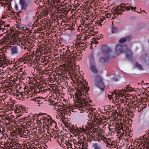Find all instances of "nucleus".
<instances>
[{
    "label": "nucleus",
    "mask_w": 149,
    "mask_h": 149,
    "mask_svg": "<svg viewBox=\"0 0 149 149\" xmlns=\"http://www.w3.org/2000/svg\"><path fill=\"white\" fill-rule=\"evenodd\" d=\"M19 4L21 10L27 14L30 13L33 11V4L31 0H19Z\"/></svg>",
    "instance_id": "f257e3e1"
},
{
    "label": "nucleus",
    "mask_w": 149,
    "mask_h": 149,
    "mask_svg": "<svg viewBox=\"0 0 149 149\" xmlns=\"http://www.w3.org/2000/svg\"><path fill=\"white\" fill-rule=\"evenodd\" d=\"M84 91L83 89L78 90L77 93L75 94V97L77 98L76 102L78 103V101L79 100H81L82 101L83 100H85L89 98V97L88 95H84Z\"/></svg>",
    "instance_id": "f03ea898"
},
{
    "label": "nucleus",
    "mask_w": 149,
    "mask_h": 149,
    "mask_svg": "<svg viewBox=\"0 0 149 149\" xmlns=\"http://www.w3.org/2000/svg\"><path fill=\"white\" fill-rule=\"evenodd\" d=\"M95 79L97 87L100 88L102 91H103L104 86L103 82V79L102 77L98 75L96 76Z\"/></svg>",
    "instance_id": "7ed1b4c3"
},
{
    "label": "nucleus",
    "mask_w": 149,
    "mask_h": 149,
    "mask_svg": "<svg viewBox=\"0 0 149 149\" xmlns=\"http://www.w3.org/2000/svg\"><path fill=\"white\" fill-rule=\"evenodd\" d=\"M102 54L104 56H111L110 53L111 52V48L106 45L102 46L101 48Z\"/></svg>",
    "instance_id": "20e7f679"
},
{
    "label": "nucleus",
    "mask_w": 149,
    "mask_h": 149,
    "mask_svg": "<svg viewBox=\"0 0 149 149\" xmlns=\"http://www.w3.org/2000/svg\"><path fill=\"white\" fill-rule=\"evenodd\" d=\"M4 34V33L1 34L0 35V38ZM3 36V37L0 40V45L9 42L11 37L10 34L8 33L6 34Z\"/></svg>",
    "instance_id": "39448f33"
},
{
    "label": "nucleus",
    "mask_w": 149,
    "mask_h": 149,
    "mask_svg": "<svg viewBox=\"0 0 149 149\" xmlns=\"http://www.w3.org/2000/svg\"><path fill=\"white\" fill-rule=\"evenodd\" d=\"M125 47L121 44H117L115 49V52L116 55H118L120 54L123 53Z\"/></svg>",
    "instance_id": "423d86ee"
},
{
    "label": "nucleus",
    "mask_w": 149,
    "mask_h": 149,
    "mask_svg": "<svg viewBox=\"0 0 149 149\" xmlns=\"http://www.w3.org/2000/svg\"><path fill=\"white\" fill-rule=\"evenodd\" d=\"M105 57H101L99 59V62L102 63L108 62L110 59H113L115 57L114 56H105Z\"/></svg>",
    "instance_id": "0eeeda50"
},
{
    "label": "nucleus",
    "mask_w": 149,
    "mask_h": 149,
    "mask_svg": "<svg viewBox=\"0 0 149 149\" xmlns=\"http://www.w3.org/2000/svg\"><path fill=\"white\" fill-rule=\"evenodd\" d=\"M117 6L116 8L114 10V14H116L117 15L120 14H122V12L124 11V9L123 8H121V6Z\"/></svg>",
    "instance_id": "6e6552de"
},
{
    "label": "nucleus",
    "mask_w": 149,
    "mask_h": 149,
    "mask_svg": "<svg viewBox=\"0 0 149 149\" xmlns=\"http://www.w3.org/2000/svg\"><path fill=\"white\" fill-rule=\"evenodd\" d=\"M81 100H79L78 101V104L80 107L86 106L87 104L91 101V100L88 98L86 99L85 100H83L82 101Z\"/></svg>",
    "instance_id": "1a4fd4ad"
},
{
    "label": "nucleus",
    "mask_w": 149,
    "mask_h": 149,
    "mask_svg": "<svg viewBox=\"0 0 149 149\" xmlns=\"http://www.w3.org/2000/svg\"><path fill=\"white\" fill-rule=\"evenodd\" d=\"M26 61L21 58L19 59L18 61H15V62H14V63L15 64L14 65H23V64H27L28 65V62H26Z\"/></svg>",
    "instance_id": "9d476101"
},
{
    "label": "nucleus",
    "mask_w": 149,
    "mask_h": 149,
    "mask_svg": "<svg viewBox=\"0 0 149 149\" xmlns=\"http://www.w3.org/2000/svg\"><path fill=\"white\" fill-rule=\"evenodd\" d=\"M125 53L126 57L129 59H131L132 58V54L130 49H126L125 51Z\"/></svg>",
    "instance_id": "9b49d317"
},
{
    "label": "nucleus",
    "mask_w": 149,
    "mask_h": 149,
    "mask_svg": "<svg viewBox=\"0 0 149 149\" xmlns=\"http://www.w3.org/2000/svg\"><path fill=\"white\" fill-rule=\"evenodd\" d=\"M70 70L75 74H76L77 72H78L80 71L79 66H71L70 67Z\"/></svg>",
    "instance_id": "f8f14e48"
},
{
    "label": "nucleus",
    "mask_w": 149,
    "mask_h": 149,
    "mask_svg": "<svg viewBox=\"0 0 149 149\" xmlns=\"http://www.w3.org/2000/svg\"><path fill=\"white\" fill-rule=\"evenodd\" d=\"M131 40V38L130 37H126L125 38H123L119 40V43H123L125 42L127 40L129 41Z\"/></svg>",
    "instance_id": "ddd939ff"
},
{
    "label": "nucleus",
    "mask_w": 149,
    "mask_h": 149,
    "mask_svg": "<svg viewBox=\"0 0 149 149\" xmlns=\"http://www.w3.org/2000/svg\"><path fill=\"white\" fill-rule=\"evenodd\" d=\"M90 68L93 74H96L98 73V71L95 66H91Z\"/></svg>",
    "instance_id": "4468645a"
},
{
    "label": "nucleus",
    "mask_w": 149,
    "mask_h": 149,
    "mask_svg": "<svg viewBox=\"0 0 149 149\" xmlns=\"http://www.w3.org/2000/svg\"><path fill=\"white\" fill-rule=\"evenodd\" d=\"M118 32V30L117 27L115 26H112L111 27V32L112 33L114 34L117 33Z\"/></svg>",
    "instance_id": "2eb2a0df"
},
{
    "label": "nucleus",
    "mask_w": 149,
    "mask_h": 149,
    "mask_svg": "<svg viewBox=\"0 0 149 149\" xmlns=\"http://www.w3.org/2000/svg\"><path fill=\"white\" fill-rule=\"evenodd\" d=\"M77 55V54L75 53L74 52L70 51L68 56L69 58H73V57H75Z\"/></svg>",
    "instance_id": "dca6fc26"
},
{
    "label": "nucleus",
    "mask_w": 149,
    "mask_h": 149,
    "mask_svg": "<svg viewBox=\"0 0 149 149\" xmlns=\"http://www.w3.org/2000/svg\"><path fill=\"white\" fill-rule=\"evenodd\" d=\"M93 146L94 149H101V146L96 143H93Z\"/></svg>",
    "instance_id": "f3484780"
},
{
    "label": "nucleus",
    "mask_w": 149,
    "mask_h": 149,
    "mask_svg": "<svg viewBox=\"0 0 149 149\" xmlns=\"http://www.w3.org/2000/svg\"><path fill=\"white\" fill-rule=\"evenodd\" d=\"M65 111L64 110H62L58 109L57 111L58 114L60 115V116L63 117L64 116V114L65 113Z\"/></svg>",
    "instance_id": "a211bd4d"
},
{
    "label": "nucleus",
    "mask_w": 149,
    "mask_h": 149,
    "mask_svg": "<svg viewBox=\"0 0 149 149\" xmlns=\"http://www.w3.org/2000/svg\"><path fill=\"white\" fill-rule=\"evenodd\" d=\"M89 60L91 63V65H93L94 64L95 59L93 55L91 54L89 57Z\"/></svg>",
    "instance_id": "6ab92c4d"
},
{
    "label": "nucleus",
    "mask_w": 149,
    "mask_h": 149,
    "mask_svg": "<svg viewBox=\"0 0 149 149\" xmlns=\"http://www.w3.org/2000/svg\"><path fill=\"white\" fill-rule=\"evenodd\" d=\"M58 77L60 79V81H63L64 80H65V79H67V78L66 77H64L63 75L61 74H58Z\"/></svg>",
    "instance_id": "aec40b11"
},
{
    "label": "nucleus",
    "mask_w": 149,
    "mask_h": 149,
    "mask_svg": "<svg viewBox=\"0 0 149 149\" xmlns=\"http://www.w3.org/2000/svg\"><path fill=\"white\" fill-rule=\"evenodd\" d=\"M17 48L15 46L11 47L10 50L12 54L17 53Z\"/></svg>",
    "instance_id": "412c9836"
},
{
    "label": "nucleus",
    "mask_w": 149,
    "mask_h": 149,
    "mask_svg": "<svg viewBox=\"0 0 149 149\" xmlns=\"http://www.w3.org/2000/svg\"><path fill=\"white\" fill-rule=\"evenodd\" d=\"M8 9L9 10V11H11V13L13 15H15V14L16 13L17 15L18 14V13H16L14 12V10L12 9V8L11 7H10V5H8Z\"/></svg>",
    "instance_id": "4be33fe9"
},
{
    "label": "nucleus",
    "mask_w": 149,
    "mask_h": 149,
    "mask_svg": "<svg viewBox=\"0 0 149 149\" xmlns=\"http://www.w3.org/2000/svg\"><path fill=\"white\" fill-rule=\"evenodd\" d=\"M118 134H120V133H121V134L124 132V130L123 128V127L121 126V127H120L119 128H118Z\"/></svg>",
    "instance_id": "5701e85b"
},
{
    "label": "nucleus",
    "mask_w": 149,
    "mask_h": 149,
    "mask_svg": "<svg viewBox=\"0 0 149 149\" xmlns=\"http://www.w3.org/2000/svg\"><path fill=\"white\" fill-rule=\"evenodd\" d=\"M3 23L1 22H0V30L2 31L3 32H5L6 30V29L5 28H3L2 26H3Z\"/></svg>",
    "instance_id": "b1692460"
},
{
    "label": "nucleus",
    "mask_w": 149,
    "mask_h": 149,
    "mask_svg": "<svg viewBox=\"0 0 149 149\" xmlns=\"http://www.w3.org/2000/svg\"><path fill=\"white\" fill-rule=\"evenodd\" d=\"M65 145L66 146H67L68 147V148H72V144L71 143H70L69 142V141L68 142H66L65 143Z\"/></svg>",
    "instance_id": "393cba45"
},
{
    "label": "nucleus",
    "mask_w": 149,
    "mask_h": 149,
    "mask_svg": "<svg viewBox=\"0 0 149 149\" xmlns=\"http://www.w3.org/2000/svg\"><path fill=\"white\" fill-rule=\"evenodd\" d=\"M36 66V70L40 72L41 71L42 73H45L44 71H43V69H42L40 67H39V66H38V67H37V66Z\"/></svg>",
    "instance_id": "a878e982"
},
{
    "label": "nucleus",
    "mask_w": 149,
    "mask_h": 149,
    "mask_svg": "<svg viewBox=\"0 0 149 149\" xmlns=\"http://www.w3.org/2000/svg\"><path fill=\"white\" fill-rule=\"evenodd\" d=\"M44 122H45V123H47L46 125H49L50 124L51 121L49 120V119L45 118V119Z\"/></svg>",
    "instance_id": "bb28decb"
},
{
    "label": "nucleus",
    "mask_w": 149,
    "mask_h": 149,
    "mask_svg": "<svg viewBox=\"0 0 149 149\" xmlns=\"http://www.w3.org/2000/svg\"><path fill=\"white\" fill-rule=\"evenodd\" d=\"M123 4L124 5V6H121V8H125V9L126 10H130V8L129 7H128V6H126L125 4H124L123 3Z\"/></svg>",
    "instance_id": "cd10ccee"
},
{
    "label": "nucleus",
    "mask_w": 149,
    "mask_h": 149,
    "mask_svg": "<svg viewBox=\"0 0 149 149\" xmlns=\"http://www.w3.org/2000/svg\"><path fill=\"white\" fill-rule=\"evenodd\" d=\"M93 116V119H94V120H95L96 122H100L99 120V118H98V117L97 116Z\"/></svg>",
    "instance_id": "c85d7f7f"
},
{
    "label": "nucleus",
    "mask_w": 149,
    "mask_h": 149,
    "mask_svg": "<svg viewBox=\"0 0 149 149\" xmlns=\"http://www.w3.org/2000/svg\"><path fill=\"white\" fill-rule=\"evenodd\" d=\"M45 72H47L48 71H52L53 70V68H49V67L45 68V69L44 70Z\"/></svg>",
    "instance_id": "c756f323"
},
{
    "label": "nucleus",
    "mask_w": 149,
    "mask_h": 149,
    "mask_svg": "<svg viewBox=\"0 0 149 149\" xmlns=\"http://www.w3.org/2000/svg\"><path fill=\"white\" fill-rule=\"evenodd\" d=\"M136 68L137 70L142 71L143 70V68L142 66H136Z\"/></svg>",
    "instance_id": "7c9ffc66"
},
{
    "label": "nucleus",
    "mask_w": 149,
    "mask_h": 149,
    "mask_svg": "<svg viewBox=\"0 0 149 149\" xmlns=\"http://www.w3.org/2000/svg\"><path fill=\"white\" fill-rule=\"evenodd\" d=\"M50 125L51 126L53 125V126H54L55 127L56 126V123L53 120H51V123Z\"/></svg>",
    "instance_id": "2f4dec72"
},
{
    "label": "nucleus",
    "mask_w": 149,
    "mask_h": 149,
    "mask_svg": "<svg viewBox=\"0 0 149 149\" xmlns=\"http://www.w3.org/2000/svg\"><path fill=\"white\" fill-rule=\"evenodd\" d=\"M16 66H13V67L11 68V67H10L9 68L10 70H11V71H12V70H17L19 68V67H18L17 68L16 67H15Z\"/></svg>",
    "instance_id": "473e14b6"
},
{
    "label": "nucleus",
    "mask_w": 149,
    "mask_h": 149,
    "mask_svg": "<svg viewBox=\"0 0 149 149\" xmlns=\"http://www.w3.org/2000/svg\"><path fill=\"white\" fill-rule=\"evenodd\" d=\"M18 8L19 7L17 4L16 3H15L14 4V8L16 11H18Z\"/></svg>",
    "instance_id": "72a5a7b5"
},
{
    "label": "nucleus",
    "mask_w": 149,
    "mask_h": 149,
    "mask_svg": "<svg viewBox=\"0 0 149 149\" xmlns=\"http://www.w3.org/2000/svg\"><path fill=\"white\" fill-rule=\"evenodd\" d=\"M105 139H106V140H107V139H106L105 138H104V141H106L107 143L109 145H112V143L111 142V140L110 141V142H109V141H106L105 140Z\"/></svg>",
    "instance_id": "f704fd0d"
},
{
    "label": "nucleus",
    "mask_w": 149,
    "mask_h": 149,
    "mask_svg": "<svg viewBox=\"0 0 149 149\" xmlns=\"http://www.w3.org/2000/svg\"><path fill=\"white\" fill-rule=\"evenodd\" d=\"M59 139H60L61 141V143H63L65 145V143L66 142V141L63 138H59Z\"/></svg>",
    "instance_id": "c9c22d12"
},
{
    "label": "nucleus",
    "mask_w": 149,
    "mask_h": 149,
    "mask_svg": "<svg viewBox=\"0 0 149 149\" xmlns=\"http://www.w3.org/2000/svg\"><path fill=\"white\" fill-rule=\"evenodd\" d=\"M4 129L3 128L1 127L0 126V134L2 135L3 134V132L4 131Z\"/></svg>",
    "instance_id": "e433bc0d"
},
{
    "label": "nucleus",
    "mask_w": 149,
    "mask_h": 149,
    "mask_svg": "<svg viewBox=\"0 0 149 149\" xmlns=\"http://www.w3.org/2000/svg\"><path fill=\"white\" fill-rule=\"evenodd\" d=\"M70 50H67L65 51V52L64 53H63V54L64 55H65H65L68 56V55H69V53H70Z\"/></svg>",
    "instance_id": "4c0bfd02"
},
{
    "label": "nucleus",
    "mask_w": 149,
    "mask_h": 149,
    "mask_svg": "<svg viewBox=\"0 0 149 149\" xmlns=\"http://www.w3.org/2000/svg\"><path fill=\"white\" fill-rule=\"evenodd\" d=\"M84 138V137L83 136H81L80 138H78V140L79 141L80 143H82L83 142V141H81V139H83L82 140H83Z\"/></svg>",
    "instance_id": "58836bf2"
},
{
    "label": "nucleus",
    "mask_w": 149,
    "mask_h": 149,
    "mask_svg": "<svg viewBox=\"0 0 149 149\" xmlns=\"http://www.w3.org/2000/svg\"><path fill=\"white\" fill-rule=\"evenodd\" d=\"M18 28L20 29H22L24 30V27L22 25H18L17 27Z\"/></svg>",
    "instance_id": "ea45409f"
},
{
    "label": "nucleus",
    "mask_w": 149,
    "mask_h": 149,
    "mask_svg": "<svg viewBox=\"0 0 149 149\" xmlns=\"http://www.w3.org/2000/svg\"><path fill=\"white\" fill-rule=\"evenodd\" d=\"M58 141H59V140H58ZM59 144L61 146L63 147V146L65 147V146H64V144L63 143H61V142H59Z\"/></svg>",
    "instance_id": "a19ab883"
},
{
    "label": "nucleus",
    "mask_w": 149,
    "mask_h": 149,
    "mask_svg": "<svg viewBox=\"0 0 149 149\" xmlns=\"http://www.w3.org/2000/svg\"><path fill=\"white\" fill-rule=\"evenodd\" d=\"M40 0H36L35 2V3L37 5H38L40 3Z\"/></svg>",
    "instance_id": "79ce46f5"
},
{
    "label": "nucleus",
    "mask_w": 149,
    "mask_h": 149,
    "mask_svg": "<svg viewBox=\"0 0 149 149\" xmlns=\"http://www.w3.org/2000/svg\"><path fill=\"white\" fill-rule=\"evenodd\" d=\"M113 95V93H112V95H109V94L108 95V97L109 99H112V96Z\"/></svg>",
    "instance_id": "37998d69"
},
{
    "label": "nucleus",
    "mask_w": 149,
    "mask_h": 149,
    "mask_svg": "<svg viewBox=\"0 0 149 149\" xmlns=\"http://www.w3.org/2000/svg\"><path fill=\"white\" fill-rule=\"evenodd\" d=\"M118 101L119 102V104L122 103L124 102L123 100L122 99H120V100H118Z\"/></svg>",
    "instance_id": "c03bdc74"
},
{
    "label": "nucleus",
    "mask_w": 149,
    "mask_h": 149,
    "mask_svg": "<svg viewBox=\"0 0 149 149\" xmlns=\"http://www.w3.org/2000/svg\"><path fill=\"white\" fill-rule=\"evenodd\" d=\"M94 41V43L95 44H98V42L95 39H94V40H93Z\"/></svg>",
    "instance_id": "a18cd8bd"
},
{
    "label": "nucleus",
    "mask_w": 149,
    "mask_h": 149,
    "mask_svg": "<svg viewBox=\"0 0 149 149\" xmlns=\"http://www.w3.org/2000/svg\"><path fill=\"white\" fill-rule=\"evenodd\" d=\"M131 9L132 10H133L136 9V7H132V6H131Z\"/></svg>",
    "instance_id": "49530a36"
},
{
    "label": "nucleus",
    "mask_w": 149,
    "mask_h": 149,
    "mask_svg": "<svg viewBox=\"0 0 149 149\" xmlns=\"http://www.w3.org/2000/svg\"><path fill=\"white\" fill-rule=\"evenodd\" d=\"M133 88L132 87H130V88L128 89V91H132Z\"/></svg>",
    "instance_id": "de8ad7c7"
},
{
    "label": "nucleus",
    "mask_w": 149,
    "mask_h": 149,
    "mask_svg": "<svg viewBox=\"0 0 149 149\" xmlns=\"http://www.w3.org/2000/svg\"><path fill=\"white\" fill-rule=\"evenodd\" d=\"M62 66V65H61V66H60V67H59V70H63V66Z\"/></svg>",
    "instance_id": "09e8293b"
},
{
    "label": "nucleus",
    "mask_w": 149,
    "mask_h": 149,
    "mask_svg": "<svg viewBox=\"0 0 149 149\" xmlns=\"http://www.w3.org/2000/svg\"><path fill=\"white\" fill-rule=\"evenodd\" d=\"M117 91L116 90H115L114 91V92L116 94H118V92L119 91V90H118V92H117Z\"/></svg>",
    "instance_id": "8fccbe9b"
},
{
    "label": "nucleus",
    "mask_w": 149,
    "mask_h": 149,
    "mask_svg": "<svg viewBox=\"0 0 149 149\" xmlns=\"http://www.w3.org/2000/svg\"><path fill=\"white\" fill-rule=\"evenodd\" d=\"M88 118H89V119H88V120H90V119H90V117H92V116H91V114H88Z\"/></svg>",
    "instance_id": "3c124183"
},
{
    "label": "nucleus",
    "mask_w": 149,
    "mask_h": 149,
    "mask_svg": "<svg viewBox=\"0 0 149 149\" xmlns=\"http://www.w3.org/2000/svg\"><path fill=\"white\" fill-rule=\"evenodd\" d=\"M130 88V87L129 86H127V87H126V90H127L126 91H128V89Z\"/></svg>",
    "instance_id": "603ef678"
},
{
    "label": "nucleus",
    "mask_w": 149,
    "mask_h": 149,
    "mask_svg": "<svg viewBox=\"0 0 149 149\" xmlns=\"http://www.w3.org/2000/svg\"><path fill=\"white\" fill-rule=\"evenodd\" d=\"M22 68H20L17 70L18 71H22Z\"/></svg>",
    "instance_id": "864d4df0"
},
{
    "label": "nucleus",
    "mask_w": 149,
    "mask_h": 149,
    "mask_svg": "<svg viewBox=\"0 0 149 149\" xmlns=\"http://www.w3.org/2000/svg\"><path fill=\"white\" fill-rule=\"evenodd\" d=\"M8 62L9 63V64H12L13 63V61H11V63H10L9 61Z\"/></svg>",
    "instance_id": "5fc2aeb1"
},
{
    "label": "nucleus",
    "mask_w": 149,
    "mask_h": 149,
    "mask_svg": "<svg viewBox=\"0 0 149 149\" xmlns=\"http://www.w3.org/2000/svg\"><path fill=\"white\" fill-rule=\"evenodd\" d=\"M145 149H149V145H148L146 147Z\"/></svg>",
    "instance_id": "6e6d98bb"
},
{
    "label": "nucleus",
    "mask_w": 149,
    "mask_h": 149,
    "mask_svg": "<svg viewBox=\"0 0 149 149\" xmlns=\"http://www.w3.org/2000/svg\"><path fill=\"white\" fill-rule=\"evenodd\" d=\"M135 65H139L138 63L136 62V63Z\"/></svg>",
    "instance_id": "4d7b16f0"
},
{
    "label": "nucleus",
    "mask_w": 149,
    "mask_h": 149,
    "mask_svg": "<svg viewBox=\"0 0 149 149\" xmlns=\"http://www.w3.org/2000/svg\"><path fill=\"white\" fill-rule=\"evenodd\" d=\"M146 85L148 86V88L149 87V86H148L149 85V83H146Z\"/></svg>",
    "instance_id": "13d9d810"
},
{
    "label": "nucleus",
    "mask_w": 149,
    "mask_h": 149,
    "mask_svg": "<svg viewBox=\"0 0 149 149\" xmlns=\"http://www.w3.org/2000/svg\"><path fill=\"white\" fill-rule=\"evenodd\" d=\"M88 141H90V142H91V139H88V140H87Z\"/></svg>",
    "instance_id": "bf43d9fd"
},
{
    "label": "nucleus",
    "mask_w": 149,
    "mask_h": 149,
    "mask_svg": "<svg viewBox=\"0 0 149 149\" xmlns=\"http://www.w3.org/2000/svg\"><path fill=\"white\" fill-rule=\"evenodd\" d=\"M22 94H23V93H20V94H19V95H21V96H22Z\"/></svg>",
    "instance_id": "052dcab7"
},
{
    "label": "nucleus",
    "mask_w": 149,
    "mask_h": 149,
    "mask_svg": "<svg viewBox=\"0 0 149 149\" xmlns=\"http://www.w3.org/2000/svg\"><path fill=\"white\" fill-rule=\"evenodd\" d=\"M16 111L17 112H19V109H17Z\"/></svg>",
    "instance_id": "680f3d73"
},
{
    "label": "nucleus",
    "mask_w": 149,
    "mask_h": 149,
    "mask_svg": "<svg viewBox=\"0 0 149 149\" xmlns=\"http://www.w3.org/2000/svg\"><path fill=\"white\" fill-rule=\"evenodd\" d=\"M20 133H22V131H19V134H20Z\"/></svg>",
    "instance_id": "e2e57ef3"
},
{
    "label": "nucleus",
    "mask_w": 149,
    "mask_h": 149,
    "mask_svg": "<svg viewBox=\"0 0 149 149\" xmlns=\"http://www.w3.org/2000/svg\"><path fill=\"white\" fill-rule=\"evenodd\" d=\"M33 69L35 70V69H36V67H33Z\"/></svg>",
    "instance_id": "0e129e2a"
},
{
    "label": "nucleus",
    "mask_w": 149,
    "mask_h": 149,
    "mask_svg": "<svg viewBox=\"0 0 149 149\" xmlns=\"http://www.w3.org/2000/svg\"><path fill=\"white\" fill-rule=\"evenodd\" d=\"M26 48H27L26 47H24V49H26Z\"/></svg>",
    "instance_id": "69168bd1"
},
{
    "label": "nucleus",
    "mask_w": 149,
    "mask_h": 149,
    "mask_svg": "<svg viewBox=\"0 0 149 149\" xmlns=\"http://www.w3.org/2000/svg\"><path fill=\"white\" fill-rule=\"evenodd\" d=\"M93 135L94 136H95V135H94V134H93V133H92V135Z\"/></svg>",
    "instance_id": "338daca9"
},
{
    "label": "nucleus",
    "mask_w": 149,
    "mask_h": 149,
    "mask_svg": "<svg viewBox=\"0 0 149 149\" xmlns=\"http://www.w3.org/2000/svg\"><path fill=\"white\" fill-rule=\"evenodd\" d=\"M84 132V131H83H83L82 130V131H81V132Z\"/></svg>",
    "instance_id": "774afa93"
}]
</instances>
